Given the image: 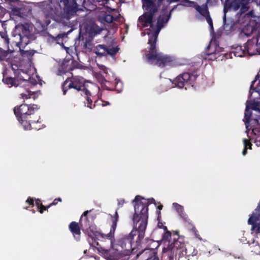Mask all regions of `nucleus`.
<instances>
[{
  "instance_id": "nucleus-1",
  "label": "nucleus",
  "mask_w": 260,
  "mask_h": 260,
  "mask_svg": "<svg viewBox=\"0 0 260 260\" xmlns=\"http://www.w3.org/2000/svg\"><path fill=\"white\" fill-rule=\"evenodd\" d=\"M173 10V9L171 10L169 15H162L159 17L156 26H154L155 27L153 29L154 30V32L149 37L148 44L149 45V47H148V53L145 55L146 58L149 63L153 64L155 62V64L160 67H164L172 61L170 57L157 51L156 44L158 34L164 26V23L169 21L171 12Z\"/></svg>"
},
{
  "instance_id": "nucleus-2",
  "label": "nucleus",
  "mask_w": 260,
  "mask_h": 260,
  "mask_svg": "<svg viewBox=\"0 0 260 260\" xmlns=\"http://www.w3.org/2000/svg\"><path fill=\"white\" fill-rule=\"evenodd\" d=\"M39 108L36 104H22L14 108V113L18 121L23 126L24 129H35L39 130L41 127L34 125L39 122L40 117L36 114Z\"/></svg>"
},
{
  "instance_id": "nucleus-3",
  "label": "nucleus",
  "mask_w": 260,
  "mask_h": 260,
  "mask_svg": "<svg viewBox=\"0 0 260 260\" xmlns=\"http://www.w3.org/2000/svg\"><path fill=\"white\" fill-rule=\"evenodd\" d=\"M197 254L198 250L192 245L186 246L184 242L175 240L169 248L163 250L162 258V260H179L184 256L187 260H190Z\"/></svg>"
},
{
  "instance_id": "nucleus-4",
  "label": "nucleus",
  "mask_w": 260,
  "mask_h": 260,
  "mask_svg": "<svg viewBox=\"0 0 260 260\" xmlns=\"http://www.w3.org/2000/svg\"><path fill=\"white\" fill-rule=\"evenodd\" d=\"M91 86L94 87L99 89L94 84L86 81L83 77L80 76H74L73 74L71 77L68 78L62 84V90L63 94L66 95L67 92L71 89H75L77 92H82L84 95L90 94V89L88 84Z\"/></svg>"
},
{
  "instance_id": "nucleus-5",
  "label": "nucleus",
  "mask_w": 260,
  "mask_h": 260,
  "mask_svg": "<svg viewBox=\"0 0 260 260\" xmlns=\"http://www.w3.org/2000/svg\"><path fill=\"white\" fill-rule=\"evenodd\" d=\"M9 44L10 40L7 34L0 31V61L3 64L10 65L15 73L18 67L14 63L15 58L14 50L10 47Z\"/></svg>"
},
{
  "instance_id": "nucleus-6",
  "label": "nucleus",
  "mask_w": 260,
  "mask_h": 260,
  "mask_svg": "<svg viewBox=\"0 0 260 260\" xmlns=\"http://www.w3.org/2000/svg\"><path fill=\"white\" fill-rule=\"evenodd\" d=\"M228 0H226L225 4L224 6L223 11L224 13L223 17V22L224 29L227 30L231 29L229 28V25L226 23V13L231 8H233L235 10H238L240 8L241 13H244L247 11L249 9V4L251 0H234L232 3H229ZM230 27H232L231 26Z\"/></svg>"
},
{
  "instance_id": "nucleus-7",
  "label": "nucleus",
  "mask_w": 260,
  "mask_h": 260,
  "mask_svg": "<svg viewBox=\"0 0 260 260\" xmlns=\"http://www.w3.org/2000/svg\"><path fill=\"white\" fill-rule=\"evenodd\" d=\"M60 2L63 5L62 17L64 18L70 19L79 10L77 0H62Z\"/></svg>"
},
{
  "instance_id": "nucleus-8",
  "label": "nucleus",
  "mask_w": 260,
  "mask_h": 260,
  "mask_svg": "<svg viewBox=\"0 0 260 260\" xmlns=\"http://www.w3.org/2000/svg\"><path fill=\"white\" fill-rule=\"evenodd\" d=\"M197 76L189 73H184L177 76L174 80V84L179 88L185 87V89L190 86H193Z\"/></svg>"
},
{
  "instance_id": "nucleus-9",
  "label": "nucleus",
  "mask_w": 260,
  "mask_h": 260,
  "mask_svg": "<svg viewBox=\"0 0 260 260\" xmlns=\"http://www.w3.org/2000/svg\"><path fill=\"white\" fill-rule=\"evenodd\" d=\"M145 10L147 12L139 17L138 21L144 27L149 25L153 29L155 27L153 23V18L155 13L157 11V9H154V10L149 9Z\"/></svg>"
},
{
  "instance_id": "nucleus-10",
  "label": "nucleus",
  "mask_w": 260,
  "mask_h": 260,
  "mask_svg": "<svg viewBox=\"0 0 260 260\" xmlns=\"http://www.w3.org/2000/svg\"><path fill=\"white\" fill-rule=\"evenodd\" d=\"M3 78L2 81L6 85H8L9 87H11L12 86L17 87L20 86L22 82L25 83H28V81L24 79L16 77L14 78L9 77L8 76V71L7 69L5 70L3 72Z\"/></svg>"
},
{
  "instance_id": "nucleus-11",
  "label": "nucleus",
  "mask_w": 260,
  "mask_h": 260,
  "mask_svg": "<svg viewBox=\"0 0 260 260\" xmlns=\"http://www.w3.org/2000/svg\"><path fill=\"white\" fill-rule=\"evenodd\" d=\"M18 37L19 41L16 42V45L20 48L21 46H25L30 42L32 35L28 28L24 25H22V34H19Z\"/></svg>"
},
{
  "instance_id": "nucleus-12",
  "label": "nucleus",
  "mask_w": 260,
  "mask_h": 260,
  "mask_svg": "<svg viewBox=\"0 0 260 260\" xmlns=\"http://www.w3.org/2000/svg\"><path fill=\"white\" fill-rule=\"evenodd\" d=\"M254 37L248 39L247 42L244 44V47H246V51L248 55L252 56L260 54V51Z\"/></svg>"
},
{
  "instance_id": "nucleus-13",
  "label": "nucleus",
  "mask_w": 260,
  "mask_h": 260,
  "mask_svg": "<svg viewBox=\"0 0 260 260\" xmlns=\"http://www.w3.org/2000/svg\"><path fill=\"white\" fill-rule=\"evenodd\" d=\"M163 230L164 231V234L162 236V240L165 242H168V244L167 247H164L162 250L164 249L169 248L175 240H179V234L178 232H174L172 235L170 231H168L167 226H164Z\"/></svg>"
},
{
  "instance_id": "nucleus-14",
  "label": "nucleus",
  "mask_w": 260,
  "mask_h": 260,
  "mask_svg": "<svg viewBox=\"0 0 260 260\" xmlns=\"http://www.w3.org/2000/svg\"><path fill=\"white\" fill-rule=\"evenodd\" d=\"M182 2L189 4V6L194 8L195 9L204 17H206V16L210 14L207 4L200 6L198 5L196 2L193 1H190L189 0H182Z\"/></svg>"
},
{
  "instance_id": "nucleus-15",
  "label": "nucleus",
  "mask_w": 260,
  "mask_h": 260,
  "mask_svg": "<svg viewBox=\"0 0 260 260\" xmlns=\"http://www.w3.org/2000/svg\"><path fill=\"white\" fill-rule=\"evenodd\" d=\"M39 6L46 17H51L55 13L54 6L53 5V3L43 1L40 2Z\"/></svg>"
},
{
  "instance_id": "nucleus-16",
  "label": "nucleus",
  "mask_w": 260,
  "mask_h": 260,
  "mask_svg": "<svg viewBox=\"0 0 260 260\" xmlns=\"http://www.w3.org/2000/svg\"><path fill=\"white\" fill-rule=\"evenodd\" d=\"M252 112L250 110L249 106L247 105L246 107L245 111L244 113V121L246 125V127L247 131L249 129L248 128V124L251 122V124H255L258 123V119L256 118L252 117Z\"/></svg>"
},
{
  "instance_id": "nucleus-17",
  "label": "nucleus",
  "mask_w": 260,
  "mask_h": 260,
  "mask_svg": "<svg viewBox=\"0 0 260 260\" xmlns=\"http://www.w3.org/2000/svg\"><path fill=\"white\" fill-rule=\"evenodd\" d=\"M157 252L153 248H146L141 251H140L137 254V258H140V260H148L154 255L156 254Z\"/></svg>"
},
{
  "instance_id": "nucleus-18",
  "label": "nucleus",
  "mask_w": 260,
  "mask_h": 260,
  "mask_svg": "<svg viewBox=\"0 0 260 260\" xmlns=\"http://www.w3.org/2000/svg\"><path fill=\"white\" fill-rule=\"evenodd\" d=\"M184 225L186 227V228L191 231L196 238L199 239V240H202V238L201 237L198 231L194 225L193 224L192 221L189 219L187 221H185L183 222Z\"/></svg>"
},
{
  "instance_id": "nucleus-19",
  "label": "nucleus",
  "mask_w": 260,
  "mask_h": 260,
  "mask_svg": "<svg viewBox=\"0 0 260 260\" xmlns=\"http://www.w3.org/2000/svg\"><path fill=\"white\" fill-rule=\"evenodd\" d=\"M233 54L235 57H242L248 55L246 51V47L243 46H237L233 49L231 52V55Z\"/></svg>"
},
{
  "instance_id": "nucleus-20",
  "label": "nucleus",
  "mask_w": 260,
  "mask_h": 260,
  "mask_svg": "<svg viewBox=\"0 0 260 260\" xmlns=\"http://www.w3.org/2000/svg\"><path fill=\"white\" fill-rule=\"evenodd\" d=\"M102 29L96 24L91 25L88 29V33L91 37H94L99 34L102 31Z\"/></svg>"
},
{
  "instance_id": "nucleus-21",
  "label": "nucleus",
  "mask_w": 260,
  "mask_h": 260,
  "mask_svg": "<svg viewBox=\"0 0 260 260\" xmlns=\"http://www.w3.org/2000/svg\"><path fill=\"white\" fill-rule=\"evenodd\" d=\"M107 46L105 45H98L96 46L93 52L98 56L106 55Z\"/></svg>"
},
{
  "instance_id": "nucleus-22",
  "label": "nucleus",
  "mask_w": 260,
  "mask_h": 260,
  "mask_svg": "<svg viewBox=\"0 0 260 260\" xmlns=\"http://www.w3.org/2000/svg\"><path fill=\"white\" fill-rule=\"evenodd\" d=\"M143 7L145 10L157 9L153 0H143Z\"/></svg>"
},
{
  "instance_id": "nucleus-23",
  "label": "nucleus",
  "mask_w": 260,
  "mask_h": 260,
  "mask_svg": "<svg viewBox=\"0 0 260 260\" xmlns=\"http://www.w3.org/2000/svg\"><path fill=\"white\" fill-rule=\"evenodd\" d=\"M255 30V28L250 25L247 24L242 29L241 33L243 34L245 36L248 37Z\"/></svg>"
},
{
  "instance_id": "nucleus-24",
  "label": "nucleus",
  "mask_w": 260,
  "mask_h": 260,
  "mask_svg": "<svg viewBox=\"0 0 260 260\" xmlns=\"http://www.w3.org/2000/svg\"><path fill=\"white\" fill-rule=\"evenodd\" d=\"M93 47V44L90 40L86 39L85 41L83 42V48L84 51L85 52H89L91 51Z\"/></svg>"
},
{
  "instance_id": "nucleus-25",
  "label": "nucleus",
  "mask_w": 260,
  "mask_h": 260,
  "mask_svg": "<svg viewBox=\"0 0 260 260\" xmlns=\"http://www.w3.org/2000/svg\"><path fill=\"white\" fill-rule=\"evenodd\" d=\"M115 82L114 83H112L111 81H108L107 79H105L104 77V81H103L102 84V86L107 90H113L115 89Z\"/></svg>"
},
{
  "instance_id": "nucleus-26",
  "label": "nucleus",
  "mask_w": 260,
  "mask_h": 260,
  "mask_svg": "<svg viewBox=\"0 0 260 260\" xmlns=\"http://www.w3.org/2000/svg\"><path fill=\"white\" fill-rule=\"evenodd\" d=\"M85 95L86 96V102H84L85 105L90 109L94 108L95 105V104H92V101L90 98V96L91 95V91H90V94Z\"/></svg>"
},
{
  "instance_id": "nucleus-27",
  "label": "nucleus",
  "mask_w": 260,
  "mask_h": 260,
  "mask_svg": "<svg viewBox=\"0 0 260 260\" xmlns=\"http://www.w3.org/2000/svg\"><path fill=\"white\" fill-rule=\"evenodd\" d=\"M247 105L249 106V109L260 113V102H253Z\"/></svg>"
},
{
  "instance_id": "nucleus-28",
  "label": "nucleus",
  "mask_w": 260,
  "mask_h": 260,
  "mask_svg": "<svg viewBox=\"0 0 260 260\" xmlns=\"http://www.w3.org/2000/svg\"><path fill=\"white\" fill-rule=\"evenodd\" d=\"M119 48L118 47L108 48L107 47L106 55L109 54L111 56L115 55L119 51Z\"/></svg>"
},
{
  "instance_id": "nucleus-29",
  "label": "nucleus",
  "mask_w": 260,
  "mask_h": 260,
  "mask_svg": "<svg viewBox=\"0 0 260 260\" xmlns=\"http://www.w3.org/2000/svg\"><path fill=\"white\" fill-rule=\"evenodd\" d=\"M77 2L78 7L79 6H82L85 8L89 6V5L91 4V2L90 1L88 2V0L87 1L86 0H77Z\"/></svg>"
},
{
  "instance_id": "nucleus-30",
  "label": "nucleus",
  "mask_w": 260,
  "mask_h": 260,
  "mask_svg": "<svg viewBox=\"0 0 260 260\" xmlns=\"http://www.w3.org/2000/svg\"><path fill=\"white\" fill-rule=\"evenodd\" d=\"M173 205L174 206L176 211H177L179 215L182 214V213H185L184 208L182 206L176 203H173Z\"/></svg>"
},
{
  "instance_id": "nucleus-31",
  "label": "nucleus",
  "mask_w": 260,
  "mask_h": 260,
  "mask_svg": "<svg viewBox=\"0 0 260 260\" xmlns=\"http://www.w3.org/2000/svg\"><path fill=\"white\" fill-rule=\"evenodd\" d=\"M211 45L209 44L207 47L206 48L205 50V53L206 55L210 56V55H214L215 56L216 55L215 50L214 48L213 49V50H210L211 49ZM214 58H215V56H214Z\"/></svg>"
},
{
  "instance_id": "nucleus-32",
  "label": "nucleus",
  "mask_w": 260,
  "mask_h": 260,
  "mask_svg": "<svg viewBox=\"0 0 260 260\" xmlns=\"http://www.w3.org/2000/svg\"><path fill=\"white\" fill-rule=\"evenodd\" d=\"M114 20L113 16L110 14L106 15L103 18V20L108 23H110Z\"/></svg>"
},
{
  "instance_id": "nucleus-33",
  "label": "nucleus",
  "mask_w": 260,
  "mask_h": 260,
  "mask_svg": "<svg viewBox=\"0 0 260 260\" xmlns=\"http://www.w3.org/2000/svg\"><path fill=\"white\" fill-rule=\"evenodd\" d=\"M243 143L244 145L245 148H247V149H251L252 147V144L250 142V141L246 139H244L243 140Z\"/></svg>"
},
{
  "instance_id": "nucleus-34",
  "label": "nucleus",
  "mask_w": 260,
  "mask_h": 260,
  "mask_svg": "<svg viewBox=\"0 0 260 260\" xmlns=\"http://www.w3.org/2000/svg\"><path fill=\"white\" fill-rule=\"evenodd\" d=\"M51 206L50 204L47 206H44L42 204H40V208L39 209V211L41 214L43 213L44 211L45 210H47L48 209H49Z\"/></svg>"
},
{
  "instance_id": "nucleus-35",
  "label": "nucleus",
  "mask_w": 260,
  "mask_h": 260,
  "mask_svg": "<svg viewBox=\"0 0 260 260\" xmlns=\"http://www.w3.org/2000/svg\"><path fill=\"white\" fill-rule=\"evenodd\" d=\"M109 0H88V1H90L91 2V5H94V3L98 2H102L103 4L105 5H107L108 4Z\"/></svg>"
},
{
  "instance_id": "nucleus-36",
  "label": "nucleus",
  "mask_w": 260,
  "mask_h": 260,
  "mask_svg": "<svg viewBox=\"0 0 260 260\" xmlns=\"http://www.w3.org/2000/svg\"><path fill=\"white\" fill-rule=\"evenodd\" d=\"M206 19L207 22L209 24V25L211 26V27L213 28V24L212 22V19L210 17V14L206 16V17H205Z\"/></svg>"
},
{
  "instance_id": "nucleus-37",
  "label": "nucleus",
  "mask_w": 260,
  "mask_h": 260,
  "mask_svg": "<svg viewBox=\"0 0 260 260\" xmlns=\"http://www.w3.org/2000/svg\"><path fill=\"white\" fill-rule=\"evenodd\" d=\"M179 216L182 218L183 222H184L185 221H187V220H188V219H190L185 212L184 213H182V214H181Z\"/></svg>"
},
{
  "instance_id": "nucleus-38",
  "label": "nucleus",
  "mask_w": 260,
  "mask_h": 260,
  "mask_svg": "<svg viewBox=\"0 0 260 260\" xmlns=\"http://www.w3.org/2000/svg\"><path fill=\"white\" fill-rule=\"evenodd\" d=\"M258 75H256L255 76V79L252 81L251 82V85H250V91L251 90H255V91H257L256 90V88H254L253 86H254V84L255 83V82H256V81L257 80V78H258Z\"/></svg>"
},
{
  "instance_id": "nucleus-39",
  "label": "nucleus",
  "mask_w": 260,
  "mask_h": 260,
  "mask_svg": "<svg viewBox=\"0 0 260 260\" xmlns=\"http://www.w3.org/2000/svg\"><path fill=\"white\" fill-rule=\"evenodd\" d=\"M26 203L28 204L29 205L34 206V200L33 198L31 197H29L27 198V199L26 201Z\"/></svg>"
},
{
  "instance_id": "nucleus-40",
  "label": "nucleus",
  "mask_w": 260,
  "mask_h": 260,
  "mask_svg": "<svg viewBox=\"0 0 260 260\" xmlns=\"http://www.w3.org/2000/svg\"><path fill=\"white\" fill-rule=\"evenodd\" d=\"M34 53L32 51H21V54L23 56H24L25 54H26L27 56H32L33 55Z\"/></svg>"
},
{
  "instance_id": "nucleus-41",
  "label": "nucleus",
  "mask_w": 260,
  "mask_h": 260,
  "mask_svg": "<svg viewBox=\"0 0 260 260\" xmlns=\"http://www.w3.org/2000/svg\"><path fill=\"white\" fill-rule=\"evenodd\" d=\"M254 38L257 44V45L258 47V49H259L260 51V34H258L256 37H254Z\"/></svg>"
},
{
  "instance_id": "nucleus-42",
  "label": "nucleus",
  "mask_w": 260,
  "mask_h": 260,
  "mask_svg": "<svg viewBox=\"0 0 260 260\" xmlns=\"http://www.w3.org/2000/svg\"><path fill=\"white\" fill-rule=\"evenodd\" d=\"M61 201H62V200L61 198H56L50 204V205L51 206H52V205H56L58 203V202H61Z\"/></svg>"
},
{
  "instance_id": "nucleus-43",
  "label": "nucleus",
  "mask_w": 260,
  "mask_h": 260,
  "mask_svg": "<svg viewBox=\"0 0 260 260\" xmlns=\"http://www.w3.org/2000/svg\"><path fill=\"white\" fill-rule=\"evenodd\" d=\"M21 96L22 98L24 99H28L30 98V94H25V93H21Z\"/></svg>"
},
{
  "instance_id": "nucleus-44",
  "label": "nucleus",
  "mask_w": 260,
  "mask_h": 260,
  "mask_svg": "<svg viewBox=\"0 0 260 260\" xmlns=\"http://www.w3.org/2000/svg\"><path fill=\"white\" fill-rule=\"evenodd\" d=\"M124 203V200L123 199L118 200V208L121 207Z\"/></svg>"
},
{
  "instance_id": "nucleus-45",
  "label": "nucleus",
  "mask_w": 260,
  "mask_h": 260,
  "mask_svg": "<svg viewBox=\"0 0 260 260\" xmlns=\"http://www.w3.org/2000/svg\"><path fill=\"white\" fill-rule=\"evenodd\" d=\"M64 66V64H63L59 68V71L62 74H65L66 72H68L67 69H63V66Z\"/></svg>"
},
{
  "instance_id": "nucleus-46",
  "label": "nucleus",
  "mask_w": 260,
  "mask_h": 260,
  "mask_svg": "<svg viewBox=\"0 0 260 260\" xmlns=\"http://www.w3.org/2000/svg\"><path fill=\"white\" fill-rule=\"evenodd\" d=\"M41 203V201L39 199H37L36 200V205L37 206L38 209H39L40 206V204Z\"/></svg>"
},
{
  "instance_id": "nucleus-47",
  "label": "nucleus",
  "mask_w": 260,
  "mask_h": 260,
  "mask_svg": "<svg viewBox=\"0 0 260 260\" xmlns=\"http://www.w3.org/2000/svg\"><path fill=\"white\" fill-rule=\"evenodd\" d=\"M148 260H159V258L157 255V254L154 255V256H152Z\"/></svg>"
},
{
  "instance_id": "nucleus-48",
  "label": "nucleus",
  "mask_w": 260,
  "mask_h": 260,
  "mask_svg": "<svg viewBox=\"0 0 260 260\" xmlns=\"http://www.w3.org/2000/svg\"><path fill=\"white\" fill-rule=\"evenodd\" d=\"M247 148H244L243 151H242V154L243 155H245L247 153Z\"/></svg>"
},
{
  "instance_id": "nucleus-49",
  "label": "nucleus",
  "mask_w": 260,
  "mask_h": 260,
  "mask_svg": "<svg viewBox=\"0 0 260 260\" xmlns=\"http://www.w3.org/2000/svg\"><path fill=\"white\" fill-rule=\"evenodd\" d=\"M158 227L159 228H162L163 229V227L165 226L164 225H163V223L161 222H160L159 221L158 222Z\"/></svg>"
},
{
  "instance_id": "nucleus-50",
  "label": "nucleus",
  "mask_w": 260,
  "mask_h": 260,
  "mask_svg": "<svg viewBox=\"0 0 260 260\" xmlns=\"http://www.w3.org/2000/svg\"><path fill=\"white\" fill-rule=\"evenodd\" d=\"M13 11L16 13V15H18V13H20L19 10L17 8H15L13 9Z\"/></svg>"
},
{
  "instance_id": "nucleus-51",
  "label": "nucleus",
  "mask_w": 260,
  "mask_h": 260,
  "mask_svg": "<svg viewBox=\"0 0 260 260\" xmlns=\"http://www.w3.org/2000/svg\"><path fill=\"white\" fill-rule=\"evenodd\" d=\"M110 105V103L109 102H104V104H102V106H106L107 105Z\"/></svg>"
},
{
  "instance_id": "nucleus-52",
  "label": "nucleus",
  "mask_w": 260,
  "mask_h": 260,
  "mask_svg": "<svg viewBox=\"0 0 260 260\" xmlns=\"http://www.w3.org/2000/svg\"><path fill=\"white\" fill-rule=\"evenodd\" d=\"M252 14V12H249V13L246 14L245 15L247 16L248 17H249L250 16H251Z\"/></svg>"
},
{
  "instance_id": "nucleus-53",
  "label": "nucleus",
  "mask_w": 260,
  "mask_h": 260,
  "mask_svg": "<svg viewBox=\"0 0 260 260\" xmlns=\"http://www.w3.org/2000/svg\"><path fill=\"white\" fill-rule=\"evenodd\" d=\"M162 207H163V206L162 205H159L158 206L157 209H158L159 210H161Z\"/></svg>"
},
{
  "instance_id": "nucleus-54",
  "label": "nucleus",
  "mask_w": 260,
  "mask_h": 260,
  "mask_svg": "<svg viewBox=\"0 0 260 260\" xmlns=\"http://www.w3.org/2000/svg\"><path fill=\"white\" fill-rule=\"evenodd\" d=\"M49 3H53L54 0H48Z\"/></svg>"
},
{
  "instance_id": "nucleus-55",
  "label": "nucleus",
  "mask_w": 260,
  "mask_h": 260,
  "mask_svg": "<svg viewBox=\"0 0 260 260\" xmlns=\"http://www.w3.org/2000/svg\"><path fill=\"white\" fill-rule=\"evenodd\" d=\"M257 119H258V121L260 120V112H259V115H258L257 116Z\"/></svg>"
},
{
  "instance_id": "nucleus-56",
  "label": "nucleus",
  "mask_w": 260,
  "mask_h": 260,
  "mask_svg": "<svg viewBox=\"0 0 260 260\" xmlns=\"http://www.w3.org/2000/svg\"><path fill=\"white\" fill-rule=\"evenodd\" d=\"M172 1L177 2H179V0H172Z\"/></svg>"
},
{
  "instance_id": "nucleus-57",
  "label": "nucleus",
  "mask_w": 260,
  "mask_h": 260,
  "mask_svg": "<svg viewBox=\"0 0 260 260\" xmlns=\"http://www.w3.org/2000/svg\"><path fill=\"white\" fill-rule=\"evenodd\" d=\"M159 2L161 3L163 0H158Z\"/></svg>"
},
{
  "instance_id": "nucleus-58",
  "label": "nucleus",
  "mask_w": 260,
  "mask_h": 260,
  "mask_svg": "<svg viewBox=\"0 0 260 260\" xmlns=\"http://www.w3.org/2000/svg\"><path fill=\"white\" fill-rule=\"evenodd\" d=\"M251 128L252 129V132H254V128H252L251 127Z\"/></svg>"
},
{
  "instance_id": "nucleus-59",
  "label": "nucleus",
  "mask_w": 260,
  "mask_h": 260,
  "mask_svg": "<svg viewBox=\"0 0 260 260\" xmlns=\"http://www.w3.org/2000/svg\"><path fill=\"white\" fill-rule=\"evenodd\" d=\"M151 201H154V200L153 199H151Z\"/></svg>"
},
{
  "instance_id": "nucleus-60",
  "label": "nucleus",
  "mask_w": 260,
  "mask_h": 260,
  "mask_svg": "<svg viewBox=\"0 0 260 260\" xmlns=\"http://www.w3.org/2000/svg\"><path fill=\"white\" fill-rule=\"evenodd\" d=\"M32 212H33V213H35V210H33V211H32Z\"/></svg>"
},
{
  "instance_id": "nucleus-61",
  "label": "nucleus",
  "mask_w": 260,
  "mask_h": 260,
  "mask_svg": "<svg viewBox=\"0 0 260 260\" xmlns=\"http://www.w3.org/2000/svg\"><path fill=\"white\" fill-rule=\"evenodd\" d=\"M161 260H162V258H161ZM174 260H175V259H174Z\"/></svg>"
}]
</instances>
